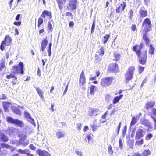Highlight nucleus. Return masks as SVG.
I'll return each instance as SVG.
<instances>
[{"label": "nucleus", "instance_id": "1", "mask_svg": "<svg viewBox=\"0 0 156 156\" xmlns=\"http://www.w3.org/2000/svg\"><path fill=\"white\" fill-rule=\"evenodd\" d=\"M143 44L141 43L139 45H136L133 48V50L136 52V55L139 57V61L140 63L142 65L145 64L146 62V59L147 58V51L141 53V50L143 47Z\"/></svg>", "mask_w": 156, "mask_h": 156}, {"label": "nucleus", "instance_id": "2", "mask_svg": "<svg viewBox=\"0 0 156 156\" xmlns=\"http://www.w3.org/2000/svg\"><path fill=\"white\" fill-rule=\"evenodd\" d=\"M7 121L12 124H14L17 126L22 127L23 126L24 123L23 122L17 119H14L11 117H7L6 118Z\"/></svg>", "mask_w": 156, "mask_h": 156}, {"label": "nucleus", "instance_id": "3", "mask_svg": "<svg viewBox=\"0 0 156 156\" xmlns=\"http://www.w3.org/2000/svg\"><path fill=\"white\" fill-rule=\"evenodd\" d=\"M23 68V64L21 62L18 65L16 64L14 65L12 68V69L15 74L20 73L23 74L24 73Z\"/></svg>", "mask_w": 156, "mask_h": 156}, {"label": "nucleus", "instance_id": "4", "mask_svg": "<svg viewBox=\"0 0 156 156\" xmlns=\"http://www.w3.org/2000/svg\"><path fill=\"white\" fill-rule=\"evenodd\" d=\"M134 70L135 68L133 66L129 68L128 71L126 72L125 75L126 82H128L133 78Z\"/></svg>", "mask_w": 156, "mask_h": 156}, {"label": "nucleus", "instance_id": "5", "mask_svg": "<svg viewBox=\"0 0 156 156\" xmlns=\"http://www.w3.org/2000/svg\"><path fill=\"white\" fill-rule=\"evenodd\" d=\"M148 114L154 121V129H156V109L153 108L148 111Z\"/></svg>", "mask_w": 156, "mask_h": 156}, {"label": "nucleus", "instance_id": "6", "mask_svg": "<svg viewBox=\"0 0 156 156\" xmlns=\"http://www.w3.org/2000/svg\"><path fill=\"white\" fill-rule=\"evenodd\" d=\"M77 5V0H70L67 8L68 10L73 11L76 9Z\"/></svg>", "mask_w": 156, "mask_h": 156}, {"label": "nucleus", "instance_id": "7", "mask_svg": "<svg viewBox=\"0 0 156 156\" xmlns=\"http://www.w3.org/2000/svg\"><path fill=\"white\" fill-rule=\"evenodd\" d=\"M113 77H107L103 79L101 81V83L102 86L104 87L105 86L111 85L112 82Z\"/></svg>", "mask_w": 156, "mask_h": 156}, {"label": "nucleus", "instance_id": "8", "mask_svg": "<svg viewBox=\"0 0 156 156\" xmlns=\"http://www.w3.org/2000/svg\"><path fill=\"white\" fill-rule=\"evenodd\" d=\"M145 130L141 128H138L136 132V135L135 139L136 140H138L143 137L145 134Z\"/></svg>", "mask_w": 156, "mask_h": 156}, {"label": "nucleus", "instance_id": "9", "mask_svg": "<svg viewBox=\"0 0 156 156\" xmlns=\"http://www.w3.org/2000/svg\"><path fill=\"white\" fill-rule=\"evenodd\" d=\"M142 26L146 28L147 30H149L151 27L150 20L148 18L145 19L143 22Z\"/></svg>", "mask_w": 156, "mask_h": 156}, {"label": "nucleus", "instance_id": "10", "mask_svg": "<svg viewBox=\"0 0 156 156\" xmlns=\"http://www.w3.org/2000/svg\"><path fill=\"white\" fill-rule=\"evenodd\" d=\"M86 83V78L83 71H82L80 76L79 85L80 86H84Z\"/></svg>", "mask_w": 156, "mask_h": 156}, {"label": "nucleus", "instance_id": "11", "mask_svg": "<svg viewBox=\"0 0 156 156\" xmlns=\"http://www.w3.org/2000/svg\"><path fill=\"white\" fill-rule=\"evenodd\" d=\"M108 69L111 72H117L118 71L119 68L117 64L113 63L109 65Z\"/></svg>", "mask_w": 156, "mask_h": 156}, {"label": "nucleus", "instance_id": "12", "mask_svg": "<svg viewBox=\"0 0 156 156\" xmlns=\"http://www.w3.org/2000/svg\"><path fill=\"white\" fill-rule=\"evenodd\" d=\"M24 113L25 116L27 120L30 122L31 123L33 124L34 126H35L36 124L34 122V120L31 117L30 114L27 111H24Z\"/></svg>", "mask_w": 156, "mask_h": 156}, {"label": "nucleus", "instance_id": "13", "mask_svg": "<svg viewBox=\"0 0 156 156\" xmlns=\"http://www.w3.org/2000/svg\"><path fill=\"white\" fill-rule=\"evenodd\" d=\"M37 152L39 156H51V155L45 150L38 149Z\"/></svg>", "mask_w": 156, "mask_h": 156}, {"label": "nucleus", "instance_id": "14", "mask_svg": "<svg viewBox=\"0 0 156 156\" xmlns=\"http://www.w3.org/2000/svg\"><path fill=\"white\" fill-rule=\"evenodd\" d=\"M126 6V4L125 2H123V3L121 4L118 8L116 9V11L117 13H119L120 11H122L124 10L125 7Z\"/></svg>", "mask_w": 156, "mask_h": 156}, {"label": "nucleus", "instance_id": "15", "mask_svg": "<svg viewBox=\"0 0 156 156\" xmlns=\"http://www.w3.org/2000/svg\"><path fill=\"white\" fill-rule=\"evenodd\" d=\"M66 1V0H56L60 10H62L63 7L65 5Z\"/></svg>", "mask_w": 156, "mask_h": 156}, {"label": "nucleus", "instance_id": "16", "mask_svg": "<svg viewBox=\"0 0 156 156\" xmlns=\"http://www.w3.org/2000/svg\"><path fill=\"white\" fill-rule=\"evenodd\" d=\"M139 13L140 14V16L142 17H144L147 16V12L144 7H142L140 8Z\"/></svg>", "mask_w": 156, "mask_h": 156}, {"label": "nucleus", "instance_id": "17", "mask_svg": "<svg viewBox=\"0 0 156 156\" xmlns=\"http://www.w3.org/2000/svg\"><path fill=\"white\" fill-rule=\"evenodd\" d=\"M155 103V102L154 101L147 102L146 104L145 108L147 110H148V111L149 108H152L154 106Z\"/></svg>", "mask_w": 156, "mask_h": 156}, {"label": "nucleus", "instance_id": "18", "mask_svg": "<svg viewBox=\"0 0 156 156\" xmlns=\"http://www.w3.org/2000/svg\"><path fill=\"white\" fill-rule=\"evenodd\" d=\"M45 15L48 16H49V18L51 19L52 18L51 13V12L48 11H47L44 10L42 14L41 15L44 18H45Z\"/></svg>", "mask_w": 156, "mask_h": 156}, {"label": "nucleus", "instance_id": "19", "mask_svg": "<svg viewBox=\"0 0 156 156\" xmlns=\"http://www.w3.org/2000/svg\"><path fill=\"white\" fill-rule=\"evenodd\" d=\"M3 41H5V42L7 44V46L9 45L11 43L12 41L11 37L9 36V35H6Z\"/></svg>", "mask_w": 156, "mask_h": 156}, {"label": "nucleus", "instance_id": "20", "mask_svg": "<svg viewBox=\"0 0 156 156\" xmlns=\"http://www.w3.org/2000/svg\"><path fill=\"white\" fill-rule=\"evenodd\" d=\"M99 110L97 109H93L91 110V111L89 113V115L91 116H93L97 115Z\"/></svg>", "mask_w": 156, "mask_h": 156}, {"label": "nucleus", "instance_id": "21", "mask_svg": "<svg viewBox=\"0 0 156 156\" xmlns=\"http://www.w3.org/2000/svg\"><path fill=\"white\" fill-rule=\"evenodd\" d=\"M140 123L146 126H149L150 125V123L148 120H147L146 119H141L140 121Z\"/></svg>", "mask_w": 156, "mask_h": 156}, {"label": "nucleus", "instance_id": "22", "mask_svg": "<svg viewBox=\"0 0 156 156\" xmlns=\"http://www.w3.org/2000/svg\"><path fill=\"white\" fill-rule=\"evenodd\" d=\"M56 135L58 138L60 139L65 137V134L60 131H58L56 133Z\"/></svg>", "mask_w": 156, "mask_h": 156}, {"label": "nucleus", "instance_id": "23", "mask_svg": "<svg viewBox=\"0 0 156 156\" xmlns=\"http://www.w3.org/2000/svg\"><path fill=\"white\" fill-rule=\"evenodd\" d=\"M48 42V41L46 39H44L42 41L41 44V50L42 52H43L45 49L47 45Z\"/></svg>", "mask_w": 156, "mask_h": 156}, {"label": "nucleus", "instance_id": "24", "mask_svg": "<svg viewBox=\"0 0 156 156\" xmlns=\"http://www.w3.org/2000/svg\"><path fill=\"white\" fill-rule=\"evenodd\" d=\"M123 96L122 95H121L115 97L113 100V104H114L118 102L119 100L122 98Z\"/></svg>", "mask_w": 156, "mask_h": 156}, {"label": "nucleus", "instance_id": "25", "mask_svg": "<svg viewBox=\"0 0 156 156\" xmlns=\"http://www.w3.org/2000/svg\"><path fill=\"white\" fill-rule=\"evenodd\" d=\"M96 53L98 54L99 55L101 56H103L104 54V48L103 46L101 47V48L99 50H98Z\"/></svg>", "mask_w": 156, "mask_h": 156}, {"label": "nucleus", "instance_id": "26", "mask_svg": "<svg viewBox=\"0 0 156 156\" xmlns=\"http://www.w3.org/2000/svg\"><path fill=\"white\" fill-rule=\"evenodd\" d=\"M127 144L128 146L129 147V148L131 149H133V147L134 144V140H130L127 141Z\"/></svg>", "mask_w": 156, "mask_h": 156}, {"label": "nucleus", "instance_id": "27", "mask_svg": "<svg viewBox=\"0 0 156 156\" xmlns=\"http://www.w3.org/2000/svg\"><path fill=\"white\" fill-rule=\"evenodd\" d=\"M6 67L5 65V61L4 60L0 61V71H2L3 69L5 68Z\"/></svg>", "mask_w": 156, "mask_h": 156}, {"label": "nucleus", "instance_id": "28", "mask_svg": "<svg viewBox=\"0 0 156 156\" xmlns=\"http://www.w3.org/2000/svg\"><path fill=\"white\" fill-rule=\"evenodd\" d=\"M34 87L36 89L37 93L40 96H42V95H43V92L40 88L36 86H34Z\"/></svg>", "mask_w": 156, "mask_h": 156}, {"label": "nucleus", "instance_id": "29", "mask_svg": "<svg viewBox=\"0 0 156 156\" xmlns=\"http://www.w3.org/2000/svg\"><path fill=\"white\" fill-rule=\"evenodd\" d=\"M110 37V35L106 34L104 36L102 41L104 44H105Z\"/></svg>", "mask_w": 156, "mask_h": 156}, {"label": "nucleus", "instance_id": "30", "mask_svg": "<svg viewBox=\"0 0 156 156\" xmlns=\"http://www.w3.org/2000/svg\"><path fill=\"white\" fill-rule=\"evenodd\" d=\"M1 146L2 148H7L11 149L12 146L7 144L6 143H2L1 144Z\"/></svg>", "mask_w": 156, "mask_h": 156}, {"label": "nucleus", "instance_id": "31", "mask_svg": "<svg viewBox=\"0 0 156 156\" xmlns=\"http://www.w3.org/2000/svg\"><path fill=\"white\" fill-rule=\"evenodd\" d=\"M9 74L7 75L6 76V78L8 79H10L11 78H14L16 80L17 79V77H16L14 74L10 73H9Z\"/></svg>", "mask_w": 156, "mask_h": 156}, {"label": "nucleus", "instance_id": "32", "mask_svg": "<svg viewBox=\"0 0 156 156\" xmlns=\"http://www.w3.org/2000/svg\"><path fill=\"white\" fill-rule=\"evenodd\" d=\"M1 139L4 142H6L9 140L7 136L5 134H2L1 135Z\"/></svg>", "mask_w": 156, "mask_h": 156}, {"label": "nucleus", "instance_id": "33", "mask_svg": "<svg viewBox=\"0 0 156 156\" xmlns=\"http://www.w3.org/2000/svg\"><path fill=\"white\" fill-rule=\"evenodd\" d=\"M138 120L135 118V116L132 117V119L130 123L131 126L134 125L138 121Z\"/></svg>", "mask_w": 156, "mask_h": 156}, {"label": "nucleus", "instance_id": "34", "mask_svg": "<svg viewBox=\"0 0 156 156\" xmlns=\"http://www.w3.org/2000/svg\"><path fill=\"white\" fill-rule=\"evenodd\" d=\"M12 109L13 111L16 114L20 115L21 114V111L16 108H13Z\"/></svg>", "mask_w": 156, "mask_h": 156}, {"label": "nucleus", "instance_id": "35", "mask_svg": "<svg viewBox=\"0 0 156 156\" xmlns=\"http://www.w3.org/2000/svg\"><path fill=\"white\" fill-rule=\"evenodd\" d=\"M155 50V48L152 46V45H150L149 52L150 54H153Z\"/></svg>", "mask_w": 156, "mask_h": 156}, {"label": "nucleus", "instance_id": "36", "mask_svg": "<svg viewBox=\"0 0 156 156\" xmlns=\"http://www.w3.org/2000/svg\"><path fill=\"white\" fill-rule=\"evenodd\" d=\"M151 154L150 151L149 150H144L142 154V156H147L148 155H150Z\"/></svg>", "mask_w": 156, "mask_h": 156}, {"label": "nucleus", "instance_id": "37", "mask_svg": "<svg viewBox=\"0 0 156 156\" xmlns=\"http://www.w3.org/2000/svg\"><path fill=\"white\" fill-rule=\"evenodd\" d=\"M52 46V43H50L49 44V46L48 47V56H50L51 55V47Z\"/></svg>", "mask_w": 156, "mask_h": 156}, {"label": "nucleus", "instance_id": "38", "mask_svg": "<svg viewBox=\"0 0 156 156\" xmlns=\"http://www.w3.org/2000/svg\"><path fill=\"white\" fill-rule=\"evenodd\" d=\"M17 151L23 154H26L28 151V150L27 149L23 150L19 149Z\"/></svg>", "mask_w": 156, "mask_h": 156}, {"label": "nucleus", "instance_id": "39", "mask_svg": "<svg viewBox=\"0 0 156 156\" xmlns=\"http://www.w3.org/2000/svg\"><path fill=\"white\" fill-rule=\"evenodd\" d=\"M114 55L115 60L118 61L120 58V55L119 54L115 52L114 53Z\"/></svg>", "mask_w": 156, "mask_h": 156}, {"label": "nucleus", "instance_id": "40", "mask_svg": "<svg viewBox=\"0 0 156 156\" xmlns=\"http://www.w3.org/2000/svg\"><path fill=\"white\" fill-rule=\"evenodd\" d=\"M5 46H7V44H6L5 42V41H3L0 47V49L2 51H3L5 49Z\"/></svg>", "mask_w": 156, "mask_h": 156}, {"label": "nucleus", "instance_id": "41", "mask_svg": "<svg viewBox=\"0 0 156 156\" xmlns=\"http://www.w3.org/2000/svg\"><path fill=\"white\" fill-rule=\"evenodd\" d=\"M95 87L94 85L90 86V94H94V90Z\"/></svg>", "mask_w": 156, "mask_h": 156}, {"label": "nucleus", "instance_id": "42", "mask_svg": "<svg viewBox=\"0 0 156 156\" xmlns=\"http://www.w3.org/2000/svg\"><path fill=\"white\" fill-rule=\"evenodd\" d=\"M48 31L49 32H51L53 30V28L52 24L50 22H48Z\"/></svg>", "mask_w": 156, "mask_h": 156}, {"label": "nucleus", "instance_id": "43", "mask_svg": "<svg viewBox=\"0 0 156 156\" xmlns=\"http://www.w3.org/2000/svg\"><path fill=\"white\" fill-rule=\"evenodd\" d=\"M43 20L42 18H39L38 21V27H39L43 23Z\"/></svg>", "mask_w": 156, "mask_h": 156}, {"label": "nucleus", "instance_id": "44", "mask_svg": "<svg viewBox=\"0 0 156 156\" xmlns=\"http://www.w3.org/2000/svg\"><path fill=\"white\" fill-rule=\"evenodd\" d=\"M119 147L121 150H122L123 148V144L122 141V139L120 138L119 140Z\"/></svg>", "mask_w": 156, "mask_h": 156}, {"label": "nucleus", "instance_id": "45", "mask_svg": "<svg viewBox=\"0 0 156 156\" xmlns=\"http://www.w3.org/2000/svg\"><path fill=\"white\" fill-rule=\"evenodd\" d=\"M133 13V11L132 9H131L128 13V14L129 15V19L131 20H132Z\"/></svg>", "mask_w": 156, "mask_h": 156}, {"label": "nucleus", "instance_id": "46", "mask_svg": "<svg viewBox=\"0 0 156 156\" xmlns=\"http://www.w3.org/2000/svg\"><path fill=\"white\" fill-rule=\"evenodd\" d=\"M108 152L110 154L112 155L113 153V151L112 149V147L111 145H110L108 147Z\"/></svg>", "mask_w": 156, "mask_h": 156}, {"label": "nucleus", "instance_id": "47", "mask_svg": "<svg viewBox=\"0 0 156 156\" xmlns=\"http://www.w3.org/2000/svg\"><path fill=\"white\" fill-rule=\"evenodd\" d=\"M91 127H92V130L93 131H95L97 128H98V127L100 126L99 125L96 126L94 124L93 125L91 124Z\"/></svg>", "mask_w": 156, "mask_h": 156}, {"label": "nucleus", "instance_id": "48", "mask_svg": "<svg viewBox=\"0 0 156 156\" xmlns=\"http://www.w3.org/2000/svg\"><path fill=\"white\" fill-rule=\"evenodd\" d=\"M95 27V23L94 21H93V24H92V27H91V34L93 33V32H94Z\"/></svg>", "mask_w": 156, "mask_h": 156}, {"label": "nucleus", "instance_id": "49", "mask_svg": "<svg viewBox=\"0 0 156 156\" xmlns=\"http://www.w3.org/2000/svg\"><path fill=\"white\" fill-rule=\"evenodd\" d=\"M112 97L109 94H106L105 97L106 100L109 102L110 101V100L112 99Z\"/></svg>", "mask_w": 156, "mask_h": 156}, {"label": "nucleus", "instance_id": "50", "mask_svg": "<svg viewBox=\"0 0 156 156\" xmlns=\"http://www.w3.org/2000/svg\"><path fill=\"white\" fill-rule=\"evenodd\" d=\"M95 57L96 58V61H97V60H98V61L100 62L101 60L102 59V58L99 57V55L98 54H95Z\"/></svg>", "mask_w": 156, "mask_h": 156}, {"label": "nucleus", "instance_id": "51", "mask_svg": "<svg viewBox=\"0 0 156 156\" xmlns=\"http://www.w3.org/2000/svg\"><path fill=\"white\" fill-rule=\"evenodd\" d=\"M121 122H120L119 125H118L117 128V135H118L119 134V133L120 129V128L121 126Z\"/></svg>", "mask_w": 156, "mask_h": 156}, {"label": "nucleus", "instance_id": "52", "mask_svg": "<svg viewBox=\"0 0 156 156\" xmlns=\"http://www.w3.org/2000/svg\"><path fill=\"white\" fill-rule=\"evenodd\" d=\"M136 129V127H135L133 129V130L132 131V134L131 135V136L132 138H133L135 135V132Z\"/></svg>", "mask_w": 156, "mask_h": 156}, {"label": "nucleus", "instance_id": "53", "mask_svg": "<svg viewBox=\"0 0 156 156\" xmlns=\"http://www.w3.org/2000/svg\"><path fill=\"white\" fill-rule=\"evenodd\" d=\"M152 137V135L151 134H148L146 137V139L147 140H150Z\"/></svg>", "mask_w": 156, "mask_h": 156}, {"label": "nucleus", "instance_id": "54", "mask_svg": "<svg viewBox=\"0 0 156 156\" xmlns=\"http://www.w3.org/2000/svg\"><path fill=\"white\" fill-rule=\"evenodd\" d=\"M144 69V68L140 66H139V70L140 73Z\"/></svg>", "mask_w": 156, "mask_h": 156}, {"label": "nucleus", "instance_id": "55", "mask_svg": "<svg viewBox=\"0 0 156 156\" xmlns=\"http://www.w3.org/2000/svg\"><path fill=\"white\" fill-rule=\"evenodd\" d=\"M143 143V139H141L140 141H138L136 142V144L137 145L142 144Z\"/></svg>", "mask_w": 156, "mask_h": 156}, {"label": "nucleus", "instance_id": "56", "mask_svg": "<svg viewBox=\"0 0 156 156\" xmlns=\"http://www.w3.org/2000/svg\"><path fill=\"white\" fill-rule=\"evenodd\" d=\"M9 132H10V131H11V132H10L9 133V134L10 135H11L13 133V130H14V129L13 127H10L9 128Z\"/></svg>", "mask_w": 156, "mask_h": 156}, {"label": "nucleus", "instance_id": "57", "mask_svg": "<svg viewBox=\"0 0 156 156\" xmlns=\"http://www.w3.org/2000/svg\"><path fill=\"white\" fill-rule=\"evenodd\" d=\"M21 21L15 22L13 24L14 25L18 26H20L21 25Z\"/></svg>", "mask_w": 156, "mask_h": 156}, {"label": "nucleus", "instance_id": "58", "mask_svg": "<svg viewBox=\"0 0 156 156\" xmlns=\"http://www.w3.org/2000/svg\"><path fill=\"white\" fill-rule=\"evenodd\" d=\"M0 97V99H5L7 98V97L4 94H2V96Z\"/></svg>", "mask_w": 156, "mask_h": 156}, {"label": "nucleus", "instance_id": "59", "mask_svg": "<svg viewBox=\"0 0 156 156\" xmlns=\"http://www.w3.org/2000/svg\"><path fill=\"white\" fill-rule=\"evenodd\" d=\"M142 115V113L141 112L139 113L136 116H135V118L137 119L138 120H139L140 117Z\"/></svg>", "mask_w": 156, "mask_h": 156}, {"label": "nucleus", "instance_id": "60", "mask_svg": "<svg viewBox=\"0 0 156 156\" xmlns=\"http://www.w3.org/2000/svg\"><path fill=\"white\" fill-rule=\"evenodd\" d=\"M76 153L77 155L80 156H82V153L81 151L76 150Z\"/></svg>", "mask_w": 156, "mask_h": 156}, {"label": "nucleus", "instance_id": "61", "mask_svg": "<svg viewBox=\"0 0 156 156\" xmlns=\"http://www.w3.org/2000/svg\"><path fill=\"white\" fill-rule=\"evenodd\" d=\"M72 15V14L69 12H67L66 13V16H71Z\"/></svg>", "mask_w": 156, "mask_h": 156}, {"label": "nucleus", "instance_id": "62", "mask_svg": "<svg viewBox=\"0 0 156 156\" xmlns=\"http://www.w3.org/2000/svg\"><path fill=\"white\" fill-rule=\"evenodd\" d=\"M77 129L78 130H80L81 129V124L80 123L77 124Z\"/></svg>", "mask_w": 156, "mask_h": 156}, {"label": "nucleus", "instance_id": "63", "mask_svg": "<svg viewBox=\"0 0 156 156\" xmlns=\"http://www.w3.org/2000/svg\"><path fill=\"white\" fill-rule=\"evenodd\" d=\"M16 140H11L10 142V143L11 144L15 145Z\"/></svg>", "mask_w": 156, "mask_h": 156}, {"label": "nucleus", "instance_id": "64", "mask_svg": "<svg viewBox=\"0 0 156 156\" xmlns=\"http://www.w3.org/2000/svg\"><path fill=\"white\" fill-rule=\"evenodd\" d=\"M21 144V143L20 142L16 140L15 145H16V146H18Z\"/></svg>", "mask_w": 156, "mask_h": 156}]
</instances>
